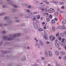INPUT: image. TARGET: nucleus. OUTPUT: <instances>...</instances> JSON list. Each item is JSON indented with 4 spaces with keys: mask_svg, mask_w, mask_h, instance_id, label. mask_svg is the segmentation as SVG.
I'll return each mask as SVG.
<instances>
[{
    "mask_svg": "<svg viewBox=\"0 0 66 66\" xmlns=\"http://www.w3.org/2000/svg\"><path fill=\"white\" fill-rule=\"evenodd\" d=\"M38 31H40V32H41V31H43V29H42L39 28L38 29Z\"/></svg>",
    "mask_w": 66,
    "mask_h": 66,
    "instance_id": "nucleus-22",
    "label": "nucleus"
},
{
    "mask_svg": "<svg viewBox=\"0 0 66 66\" xmlns=\"http://www.w3.org/2000/svg\"><path fill=\"white\" fill-rule=\"evenodd\" d=\"M53 8H51L50 9V10L51 11H52V10H53Z\"/></svg>",
    "mask_w": 66,
    "mask_h": 66,
    "instance_id": "nucleus-63",
    "label": "nucleus"
},
{
    "mask_svg": "<svg viewBox=\"0 0 66 66\" xmlns=\"http://www.w3.org/2000/svg\"><path fill=\"white\" fill-rule=\"evenodd\" d=\"M41 10H42V11H45V9H41Z\"/></svg>",
    "mask_w": 66,
    "mask_h": 66,
    "instance_id": "nucleus-59",
    "label": "nucleus"
},
{
    "mask_svg": "<svg viewBox=\"0 0 66 66\" xmlns=\"http://www.w3.org/2000/svg\"><path fill=\"white\" fill-rule=\"evenodd\" d=\"M63 58H64V60H66V56H64V57Z\"/></svg>",
    "mask_w": 66,
    "mask_h": 66,
    "instance_id": "nucleus-43",
    "label": "nucleus"
},
{
    "mask_svg": "<svg viewBox=\"0 0 66 66\" xmlns=\"http://www.w3.org/2000/svg\"><path fill=\"white\" fill-rule=\"evenodd\" d=\"M25 38L27 39H29V38H30V37L29 36H26L25 37Z\"/></svg>",
    "mask_w": 66,
    "mask_h": 66,
    "instance_id": "nucleus-29",
    "label": "nucleus"
},
{
    "mask_svg": "<svg viewBox=\"0 0 66 66\" xmlns=\"http://www.w3.org/2000/svg\"><path fill=\"white\" fill-rule=\"evenodd\" d=\"M60 54H62L63 55H64L65 54V53L61 51L60 52Z\"/></svg>",
    "mask_w": 66,
    "mask_h": 66,
    "instance_id": "nucleus-17",
    "label": "nucleus"
},
{
    "mask_svg": "<svg viewBox=\"0 0 66 66\" xmlns=\"http://www.w3.org/2000/svg\"><path fill=\"white\" fill-rule=\"evenodd\" d=\"M27 7L28 9H31V5H29Z\"/></svg>",
    "mask_w": 66,
    "mask_h": 66,
    "instance_id": "nucleus-33",
    "label": "nucleus"
},
{
    "mask_svg": "<svg viewBox=\"0 0 66 66\" xmlns=\"http://www.w3.org/2000/svg\"><path fill=\"white\" fill-rule=\"evenodd\" d=\"M27 49H29V50H30V47L28 46L27 47Z\"/></svg>",
    "mask_w": 66,
    "mask_h": 66,
    "instance_id": "nucleus-60",
    "label": "nucleus"
},
{
    "mask_svg": "<svg viewBox=\"0 0 66 66\" xmlns=\"http://www.w3.org/2000/svg\"><path fill=\"white\" fill-rule=\"evenodd\" d=\"M22 26H23V27H24L25 26V24H22Z\"/></svg>",
    "mask_w": 66,
    "mask_h": 66,
    "instance_id": "nucleus-48",
    "label": "nucleus"
},
{
    "mask_svg": "<svg viewBox=\"0 0 66 66\" xmlns=\"http://www.w3.org/2000/svg\"><path fill=\"white\" fill-rule=\"evenodd\" d=\"M34 28H35V29H38V26H37V24L35 23L34 24Z\"/></svg>",
    "mask_w": 66,
    "mask_h": 66,
    "instance_id": "nucleus-7",
    "label": "nucleus"
},
{
    "mask_svg": "<svg viewBox=\"0 0 66 66\" xmlns=\"http://www.w3.org/2000/svg\"><path fill=\"white\" fill-rule=\"evenodd\" d=\"M51 22H52V23H55V21H54V20L52 19L51 20Z\"/></svg>",
    "mask_w": 66,
    "mask_h": 66,
    "instance_id": "nucleus-23",
    "label": "nucleus"
},
{
    "mask_svg": "<svg viewBox=\"0 0 66 66\" xmlns=\"http://www.w3.org/2000/svg\"><path fill=\"white\" fill-rule=\"evenodd\" d=\"M62 28L63 30L66 29V27L64 25L62 26Z\"/></svg>",
    "mask_w": 66,
    "mask_h": 66,
    "instance_id": "nucleus-32",
    "label": "nucleus"
},
{
    "mask_svg": "<svg viewBox=\"0 0 66 66\" xmlns=\"http://www.w3.org/2000/svg\"><path fill=\"white\" fill-rule=\"evenodd\" d=\"M30 12V10L29 9H28L27 10V13H29Z\"/></svg>",
    "mask_w": 66,
    "mask_h": 66,
    "instance_id": "nucleus-36",
    "label": "nucleus"
},
{
    "mask_svg": "<svg viewBox=\"0 0 66 66\" xmlns=\"http://www.w3.org/2000/svg\"><path fill=\"white\" fill-rule=\"evenodd\" d=\"M13 6L14 7H17V6L15 5H13Z\"/></svg>",
    "mask_w": 66,
    "mask_h": 66,
    "instance_id": "nucleus-41",
    "label": "nucleus"
},
{
    "mask_svg": "<svg viewBox=\"0 0 66 66\" xmlns=\"http://www.w3.org/2000/svg\"><path fill=\"white\" fill-rule=\"evenodd\" d=\"M40 18V16L38 15V17H37V19H39V18Z\"/></svg>",
    "mask_w": 66,
    "mask_h": 66,
    "instance_id": "nucleus-37",
    "label": "nucleus"
},
{
    "mask_svg": "<svg viewBox=\"0 0 66 66\" xmlns=\"http://www.w3.org/2000/svg\"><path fill=\"white\" fill-rule=\"evenodd\" d=\"M25 17H26V18H29V16H28V15H27V14H25Z\"/></svg>",
    "mask_w": 66,
    "mask_h": 66,
    "instance_id": "nucleus-28",
    "label": "nucleus"
},
{
    "mask_svg": "<svg viewBox=\"0 0 66 66\" xmlns=\"http://www.w3.org/2000/svg\"><path fill=\"white\" fill-rule=\"evenodd\" d=\"M2 52L3 54H6V53H9V52L6 51H2Z\"/></svg>",
    "mask_w": 66,
    "mask_h": 66,
    "instance_id": "nucleus-4",
    "label": "nucleus"
},
{
    "mask_svg": "<svg viewBox=\"0 0 66 66\" xmlns=\"http://www.w3.org/2000/svg\"><path fill=\"white\" fill-rule=\"evenodd\" d=\"M52 29L54 31H55V27H53L52 28Z\"/></svg>",
    "mask_w": 66,
    "mask_h": 66,
    "instance_id": "nucleus-31",
    "label": "nucleus"
},
{
    "mask_svg": "<svg viewBox=\"0 0 66 66\" xmlns=\"http://www.w3.org/2000/svg\"><path fill=\"white\" fill-rule=\"evenodd\" d=\"M12 12L13 13H15L16 12V9H12Z\"/></svg>",
    "mask_w": 66,
    "mask_h": 66,
    "instance_id": "nucleus-16",
    "label": "nucleus"
},
{
    "mask_svg": "<svg viewBox=\"0 0 66 66\" xmlns=\"http://www.w3.org/2000/svg\"><path fill=\"white\" fill-rule=\"evenodd\" d=\"M45 55L46 56H48V53L47 52H46L45 53Z\"/></svg>",
    "mask_w": 66,
    "mask_h": 66,
    "instance_id": "nucleus-26",
    "label": "nucleus"
},
{
    "mask_svg": "<svg viewBox=\"0 0 66 66\" xmlns=\"http://www.w3.org/2000/svg\"><path fill=\"white\" fill-rule=\"evenodd\" d=\"M33 20H36V18L35 17H34V18H33Z\"/></svg>",
    "mask_w": 66,
    "mask_h": 66,
    "instance_id": "nucleus-34",
    "label": "nucleus"
},
{
    "mask_svg": "<svg viewBox=\"0 0 66 66\" xmlns=\"http://www.w3.org/2000/svg\"><path fill=\"white\" fill-rule=\"evenodd\" d=\"M39 42L42 46H44V44L43 43V42L41 40H40L39 41Z\"/></svg>",
    "mask_w": 66,
    "mask_h": 66,
    "instance_id": "nucleus-8",
    "label": "nucleus"
},
{
    "mask_svg": "<svg viewBox=\"0 0 66 66\" xmlns=\"http://www.w3.org/2000/svg\"><path fill=\"white\" fill-rule=\"evenodd\" d=\"M53 12H55V10L54 9H53V10L52 11Z\"/></svg>",
    "mask_w": 66,
    "mask_h": 66,
    "instance_id": "nucleus-58",
    "label": "nucleus"
},
{
    "mask_svg": "<svg viewBox=\"0 0 66 66\" xmlns=\"http://www.w3.org/2000/svg\"><path fill=\"white\" fill-rule=\"evenodd\" d=\"M36 46L38 48H40V45L38 44V43H36Z\"/></svg>",
    "mask_w": 66,
    "mask_h": 66,
    "instance_id": "nucleus-10",
    "label": "nucleus"
},
{
    "mask_svg": "<svg viewBox=\"0 0 66 66\" xmlns=\"http://www.w3.org/2000/svg\"><path fill=\"white\" fill-rule=\"evenodd\" d=\"M59 29H62V27L61 26H60Z\"/></svg>",
    "mask_w": 66,
    "mask_h": 66,
    "instance_id": "nucleus-50",
    "label": "nucleus"
},
{
    "mask_svg": "<svg viewBox=\"0 0 66 66\" xmlns=\"http://www.w3.org/2000/svg\"><path fill=\"white\" fill-rule=\"evenodd\" d=\"M61 37H60L59 38V40H61Z\"/></svg>",
    "mask_w": 66,
    "mask_h": 66,
    "instance_id": "nucleus-62",
    "label": "nucleus"
},
{
    "mask_svg": "<svg viewBox=\"0 0 66 66\" xmlns=\"http://www.w3.org/2000/svg\"><path fill=\"white\" fill-rule=\"evenodd\" d=\"M60 13H64V11H60Z\"/></svg>",
    "mask_w": 66,
    "mask_h": 66,
    "instance_id": "nucleus-57",
    "label": "nucleus"
},
{
    "mask_svg": "<svg viewBox=\"0 0 66 66\" xmlns=\"http://www.w3.org/2000/svg\"><path fill=\"white\" fill-rule=\"evenodd\" d=\"M50 18H51V19H52V15H50Z\"/></svg>",
    "mask_w": 66,
    "mask_h": 66,
    "instance_id": "nucleus-45",
    "label": "nucleus"
},
{
    "mask_svg": "<svg viewBox=\"0 0 66 66\" xmlns=\"http://www.w3.org/2000/svg\"><path fill=\"white\" fill-rule=\"evenodd\" d=\"M61 8H62V9H65V7H64V6H62V7Z\"/></svg>",
    "mask_w": 66,
    "mask_h": 66,
    "instance_id": "nucleus-55",
    "label": "nucleus"
},
{
    "mask_svg": "<svg viewBox=\"0 0 66 66\" xmlns=\"http://www.w3.org/2000/svg\"><path fill=\"white\" fill-rule=\"evenodd\" d=\"M62 42H64V39L63 38L62 39Z\"/></svg>",
    "mask_w": 66,
    "mask_h": 66,
    "instance_id": "nucleus-52",
    "label": "nucleus"
},
{
    "mask_svg": "<svg viewBox=\"0 0 66 66\" xmlns=\"http://www.w3.org/2000/svg\"><path fill=\"white\" fill-rule=\"evenodd\" d=\"M9 37H10L11 38H12V39L11 40H14V38H16L18 37L17 36V34H15L14 35H9Z\"/></svg>",
    "mask_w": 66,
    "mask_h": 66,
    "instance_id": "nucleus-3",
    "label": "nucleus"
},
{
    "mask_svg": "<svg viewBox=\"0 0 66 66\" xmlns=\"http://www.w3.org/2000/svg\"><path fill=\"white\" fill-rule=\"evenodd\" d=\"M24 59L23 58H22L21 59V60L22 61H26V57L25 56H24Z\"/></svg>",
    "mask_w": 66,
    "mask_h": 66,
    "instance_id": "nucleus-11",
    "label": "nucleus"
},
{
    "mask_svg": "<svg viewBox=\"0 0 66 66\" xmlns=\"http://www.w3.org/2000/svg\"><path fill=\"white\" fill-rule=\"evenodd\" d=\"M3 8H6L7 7V6L5 5H3L2 6Z\"/></svg>",
    "mask_w": 66,
    "mask_h": 66,
    "instance_id": "nucleus-20",
    "label": "nucleus"
},
{
    "mask_svg": "<svg viewBox=\"0 0 66 66\" xmlns=\"http://www.w3.org/2000/svg\"><path fill=\"white\" fill-rule=\"evenodd\" d=\"M3 39L4 40H7V41H10L12 39L10 37H9L7 36H3L2 37Z\"/></svg>",
    "mask_w": 66,
    "mask_h": 66,
    "instance_id": "nucleus-1",
    "label": "nucleus"
},
{
    "mask_svg": "<svg viewBox=\"0 0 66 66\" xmlns=\"http://www.w3.org/2000/svg\"><path fill=\"white\" fill-rule=\"evenodd\" d=\"M15 21L16 22H19V20H16Z\"/></svg>",
    "mask_w": 66,
    "mask_h": 66,
    "instance_id": "nucleus-35",
    "label": "nucleus"
},
{
    "mask_svg": "<svg viewBox=\"0 0 66 66\" xmlns=\"http://www.w3.org/2000/svg\"><path fill=\"white\" fill-rule=\"evenodd\" d=\"M6 1H8V3L9 4H13V3L11 2V1L10 0H6Z\"/></svg>",
    "mask_w": 66,
    "mask_h": 66,
    "instance_id": "nucleus-13",
    "label": "nucleus"
},
{
    "mask_svg": "<svg viewBox=\"0 0 66 66\" xmlns=\"http://www.w3.org/2000/svg\"><path fill=\"white\" fill-rule=\"evenodd\" d=\"M7 32L5 31H3L2 32V33L3 34H6Z\"/></svg>",
    "mask_w": 66,
    "mask_h": 66,
    "instance_id": "nucleus-24",
    "label": "nucleus"
},
{
    "mask_svg": "<svg viewBox=\"0 0 66 66\" xmlns=\"http://www.w3.org/2000/svg\"><path fill=\"white\" fill-rule=\"evenodd\" d=\"M5 13L3 12L1 13L0 14V16H3V15H5Z\"/></svg>",
    "mask_w": 66,
    "mask_h": 66,
    "instance_id": "nucleus-18",
    "label": "nucleus"
},
{
    "mask_svg": "<svg viewBox=\"0 0 66 66\" xmlns=\"http://www.w3.org/2000/svg\"><path fill=\"white\" fill-rule=\"evenodd\" d=\"M49 54L50 56L51 57L52 56V52L51 51H49Z\"/></svg>",
    "mask_w": 66,
    "mask_h": 66,
    "instance_id": "nucleus-14",
    "label": "nucleus"
},
{
    "mask_svg": "<svg viewBox=\"0 0 66 66\" xmlns=\"http://www.w3.org/2000/svg\"><path fill=\"white\" fill-rule=\"evenodd\" d=\"M46 44H50V42H49L48 41H47V42H46Z\"/></svg>",
    "mask_w": 66,
    "mask_h": 66,
    "instance_id": "nucleus-42",
    "label": "nucleus"
},
{
    "mask_svg": "<svg viewBox=\"0 0 66 66\" xmlns=\"http://www.w3.org/2000/svg\"><path fill=\"white\" fill-rule=\"evenodd\" d=\"M57 13L59 14L61 13V11L60 10V9H58L57 10Z\"/></svg>",
    "mask_w": 66,
    "mask_h": 66,
    "instance_id": "nucleus-21",
    "label": "nucleus"
},
{
    "mask_svg": "<svg viewBox=\"0 0 66 66\" xmlns=\"http://www.w3.org/2000/svg\"><path fill=\"white\" fill-rule=\"evenodd\" d=\"M7 24H5V23H4L3 24V25L4 26H8V25H10V24H11V23L9 24V22H6Z\"/></svg>",
    "mask_w": 66,
    "mask_h": 66,
    "instance_id": "nucleus-12",
    "label": "nucleus"
},
{
    "mask_svg": "<svg viewBox=\"0 0 66 66\" xmlns=\"http://www.w3.org/2000/svg\"><path fill=\"white\" fill-rule=\"evenodd\" d=\"M42 60H44L45 58L44 57H42Z\"/></svg>",
    "mask_w": 66,
    "mask_h": 66,
    "instance_id": "nucleus-64",
    "label": "nucleus"
},
{
    "mask_svg": "<svg viewBox=\"0 0 66 66\" xmlns=\"http://www.w3.org/2000/svg\"><path fill=\"white\" fill-rule=\"evenodd\" d=\"M43 2H45V3H46L47 2V1L45 0Z\"/></svg>",
    "mask_w": 66,
    "mask_h": 66,
    "instance_id": "nucleus-51",
    "label": "nucleus"
},
{
    "mask_svg": "<svg viewBox=\"0 0 66 66\" xmlns=\"http://www.w3.org/2000/svg\"><path fill=\"white\" fill-rule=\"evenodd\" d=\"M50 38L51 40H54V39L53 38V36H52V35H51L50 36Z\"/></svg>",
    "mask_w": 66,
    "mask_h": 66,
    "instance_id": "nucleus-6",
    "label": "nucleus"
},
{
    "mask_svg": "<svg viewBox=\"0 0 66 66\" xmlns=\"http://www.w3.org/2000/svg\"><path fill=\"white\" fill-rule=\"evenodd\" d=\"M4 20H7L6 21V22H8L10 24L12 23V22L9 19V17L7 16H5L4 18Z\"/></svg>",
    "mask_w": 66,
    "mask_h": 66,
    "instance_id": "nucleus-2",
    "label": "nucleus"
},
{
    "mask_svg": "<svg viewBox=\"0 0 66 66\" xmlns=\"http://www.w3.org/2000/svg\"><path fill=\"white\" fill-rule=\"evenodd\" d=\"M35 3L36 5H38L39 4V2H36Z\"/></svg>",
    "mask_w": 66,
    "mask_h": 66,
    "instance_id": "nucleus-27",
    "label": "nucleus"
},
{
    "mask_svg": "<svg viewBox=\"0 0 66 66\" xmlns=\"http://www.w3.org/2000/svg\"><path fill=\"white\" fill-rule=\"evenodd\" d=\"M63 34L64 35H66V31H64L63 33Z\"/></svg>",
    "mask_w": 66,
    "mask_h": 66,
    "instance_id": "nucleus-53",
    "label": "nucleus"
},
{
    "mask_svg": "<svg viewBox=\"0 0 66 66\" xmlns=\"http://www.w3.org/2000/svg\"><path fill=\"white\" fill-rule=\"evenodd\" d=\"M55 1H52L51 2L52 3H54V2Z\"/></svg>",
    "mask_w": 66,
    "mask_h": 66,
    "instance_id": "nucleus-56",
    "label": "nucleus"
},
{
    "mask_svg": "<svg viewBox=\"0 0 66 66\" xmlns=\"http://www.w3.org/2000/svg\"><path fill=\"white\" fill-rule=\"evenodd\" d=\"M66 23V21L65 20H64L62 21V23L63 24H64Z\"/></svg>",
    "mask_w": 66,
    "mask_h": 66,
    "instance_id": "nucleus-15",
    "label": "nucleus"
},
{
    "mask_svg": "<svg viewBox=\"0 0 66 66\" xmlns=\"http://www.w3.org/2000/svg\"><path fill=\"white\" fill-rule=\"evenodd\" d=\"M56 55H58L59 54V52L57 51H56Z\"/></svg>",
    "mask_w": 66,
    "mask_h": 66,
    "instance_id": "nucleus-30",
    "label": "nucleus"
},
{
    "mask_svg": "<svg viewBox=\"0 0 66 66\" xmlns=\"http://www.w3.org/2000/svg\"><path fill=\"white\" fill-rule=\"evenodd\" d=\"M55 45L56 47H57V48H59V47H60L59 44L57 42H56L55 43Z\"/></svg>",
    "mask_w": 66,
    "mask_h": 66,
    "instance_id": "nucleus-9",
    "label": "nucleus"
},
{
    "mask_svg": "<svg viewBox=\"0 0 66 66\" xmlns=\"http://www.w3.org/2000/svg\"><path fill=\"white\" fill-rule=\"evenodd\" d=\"M33 66H38V64H34V65H33Z\"/></svg>",
    "mask_w": 66,
    "mask_h": 66,
    "instance_id": "nucleus-39",
    "label": "nucleus"
},
{
    "mask_svg": "<svg viewBox=\"0 0 66 66\" xmlns=\"http://www.w3.org/2000/svg\"><path fill=\"white\" fill-rule=\"evenodd\" d=\"M29 15L30 16H32V15H34V12H29Z\"/></svg>",
    "mask_w": 66,
    "mask_h": 66,
    "instance_id": "nucleus-5",
    "label": "nucleus"
},
{
    "mask_svg": "<svg viewBox=\"0 0 66 66\" xmlns=\"http://www.w3.org/2000/svg\"><path fill=\"white\" fill-rule=\"evenodd\" d=\"M3 26V25H2V24L1 23H0V27H2Z\"/></svg>",
    "mask_w": 66,
    "mask_h": 66,
    "instance_id": "nucleus-40",
    "label": "nucleus"
},
{
    "mask_svg": "<svg viewBox=\"0 0 66 66\" xmlns=\"http://www.w3.org/2000/svg\"><path fill=\"white\" fill-rule=\"evenodd\" d=\"M58 14H59V13H55V16H57V15H58Z\"/></svg>",
    "mask_w": 66,
    "mask_h": 66,
    "instance_id": "nucleus-44",
    "label": "nucleus"
},
{
    "mask_svg": "<svg viewBox=\"0 0 66 66\" xmlns=\"http://www.w3.org/2000/svg\"><path fill=\"white\" fill-rule=\"evenodd\" d=\"M21 35V33H18L17 34V36L18 37H19Z\"/></svg>",
    "mask_w": 66,
    "mask_h": 66,
    "instance_id": "nucleus-19",
    "label": "nucleus"
},
{
    "mask_svg": "<svg viewBox=\"0 0 66 66\" xmlns=\"http://www.w3.org/2000/svg\"><path fill=\"white\" fill-rule=\"evenodd\" d=\"M46 20H47V21H50V19H49L48 18H47Z\"/></svg>",
    "mask_w": 66,
    "mask_h": 66,
    "instance_id": "nucleus-38",
    "label": "nucleus"
},
{
    "mask_svg": "<svg viewBox=\"0 0 66 66\" xmlns=\"http://www.w3.org/2000/svg\"><path fill=\"white\" fill-rule=\"evenodd\" d=\"M44 39H47L48 38V37L46 36H44Z\"/></svg>",
    "mask_w": 66,
    "mask_h": 66,
    "instance_id": "nucleus-25",
    "label": "nucleus"
},
{
    "mask_svg": "<svg viewBox=\"0 0 66 66\" xmlns=\"http://www.w3.org/2000/svg\"><path fill=\"white\" fill-rule=\"evenodd\" d=\"M58 1H56V3L55 4H58Z\"/></svg>",
    "mask_w": 66,
    "mask_h": 66,
    "instance_id": "nucleus-61",
    "label": "nucleus"
},
{
    "mask_svg": "<svg viewBox=\"0 0 66 66\" xmlns=\"http://www.w3.org/2000/svg\"><path fill=\"white\" fill-rule=\"evenodd\" d=\"M59 35V33H57L56 35V37H57V36H58Z\"/></svg>",
    "mask_w": 66,
    "mask_h": 66,
    "instance_id": "nucleus-47",
    "label": "nucleus"
},
{
    "mask_svg": "<svg viewBox=\"0 0 66 66\" xmlns=\"http://www.w3.org/2000/svg\"><path fill=\"white\" fill-rule=\"evenodd\" d=\"M38 22H39L38 20H36V23H38Z\"/></svg>",
    "mask_w": 66,
    "mask_h": 66,
    "instance_id": "nucleus-49",
    "label": "nucleus"
},
{
    "mask_svg": "<svg viewBox=\"0 0 66 66\" xmlns=\"http://www.w3.org/2000/svg\"><path fill=\"white\" fill-rule=\"evenodd\" d=\"M64 2H61L60 3V4L61 5V4H64Z\"/></svg>",
    "mask_w": 66,
    "mask_h": 66,
    "instance_id": "nucleus-46",
    "label": "nucleus"
},
{
    "mask_svg": "<svg viewBox=\"0 0 66 66\" xmlns=\"http://www.w3.org/2000/svg\"><path fill=\"white\" fill-rule=\"evenodd\" d=\"M7 66H12V65L11 64H9L7 65Z\"/></svg>",
    "mask_w": 66,
    "mask_h": 66,
    "instance_id": "nucleus-54",
    "label": "nucleus"
}]
</instances>
